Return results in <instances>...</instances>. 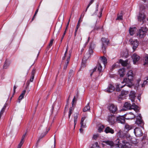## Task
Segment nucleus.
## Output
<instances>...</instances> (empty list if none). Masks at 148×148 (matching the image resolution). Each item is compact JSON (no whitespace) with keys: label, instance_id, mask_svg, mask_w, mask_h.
<instances>
[{"label":"nucleus","instance_id":"1","mask_svg":"<svg viewBox=\"0 0 148 148\" xmlns=\"http://www.w3.org/2000/svg\"><path fill=\"white\" fill-rule=\"evenodd\" d=\"M121 141L119 138L115 140L114 143V147H120L122 148H129L130 147V145L129 142L126 141L125 140H122V143L120 142Z\"/></svg>","mask_w":148,"mask_h":148},{"label":"nucleus","instance_id":"2","mask_svg":"<svg viewBox=\"0 0 148 148\" xmlns=\"http://www.w3.org/2000/svg\"><path fill=\"white\" fill-rule=\"evenodd\" d=\"M128 78H125L123 79V81L122 83H126L127 86L131 88L133 86L132 80L133 77V73L132 70H130L127 74Z\"/></svg>","mask_w":148,"mask_h":148},{"label":"nucleus","instance_id":"3","mask_svg":"<svg viewBox=\"0 0 148 148\" xmlns=\"http://www.w3.org/2000/svg\"><path fill=\"white\" fill-rule=\"evenodd\" d=\"M137 106L134 103L132 105L131 103L128 102H126L124 104L123 110H128L134 109L135 110V109L136 108L137 110L136 111L137 112L138 110L137 108Z\"/></svg>","mask_w":148,"mask_h":148},{"label":"nucleus","instance_id":"4","mask_svg":"<svg viewBox=\"0 0 148 148\" xmlns=\"http://www.w3.org/2000/svg\"><path fill=\"white\" fill-rule=\"evenodd\" d=\"M102 42V48L103 53H106V49L107 46L109 43V40L108 39L105 38H101Z\"/></svg>","mask_w":148,"mask_h":148},{"label":"nucleus","instance_id":"5","mask_svg":"<svg viewBox=\"0 0 148 148\" xmlns=\"http://www.w3.org/2000/svg\"><path fill=\"white\" fill-rule=\"evenodd\" d=\"M117 117L114 114L109 115L108 117V121L110 124L113 125L116 121Z\"/></svg>","mask_w":148,"mask_h":148},{"label":"nucleus","instance_id":"6","mask_svg":"<svg viewBox=\"0 0 148 148\" xmlns=\"http://www.w3.org/2000/svg\"><path fill=\"white\" fill-rule=\"evenodd\" d=\"M136 119L135 123L138 126L142 127L144 125V123L142 119L140 114H139L137 116Z\"/></svg>","mask_w":148,"mask_h":148},{"label":"nucleus","instance_id":"7","mask_svg":"<svg viewBox=\"0 0 148 148\" xmlns=\"http://www.w3.org/2000/svg\"><path fill=\"white\" fill-rule=\"evenodd\" d=\"M146 18V15L142 11L140 12L139 14L137 16V18L139 21L142 22L143 23L145 21Z\"/></svg>","mask_w":148,"mask_h":148},{"label":"nucleus","instance_id":"8","mask_svg":"<svg viewBox=\"0 0 148 148\" xmlns=\"http://www.w3.org/2000/svg\"><path fill=\"white\" fill-rule=\"evenodd\" d=\"M108 108L111 112L114 114L117 113V108L116 105L113 104H111L109 105Z\"/></svg>","mask_w":148,"mask_h":148},{"label":"nucleus","instance_id":"9","mask_svg":"<svg viewBox=\"0 0 148 148\" xmlns=\"http://www.w3.org/2000/svg\"><path fill=\"white\" fill-rule=\"evenodd\" d=\"M97 68V70L99 72H101L102 71V67L101 66V64L98 63L97 66H95L92 70H91V73L90 74V76H91L93 74V73L96 71Z\"/></svg>","mask_w":148,"mask_h":148},{"label":"nucleus","instance_id":"10","mask_svg":"<svg viewBox=\"0 0 148 148\" xmlns=\"http://www.w3.org/2000/svg\"><path fill=\"white\" fill-rule=\"evenodd\" d=\"M134 133L137 137H140L143 135L141 129L138 127H136L134 129Z\"/></svg>","mask_w":148,"mask_h":148},{"label":"nucleus","instance_id":"11","mask_svg":"<svg viewBox=\"0 0 148 148\" xmlns=\"http://www.w3.org/2000/svg\"><path fill=\"white\" fill-rule=\"evenodd\" d=\"M129 42L130 43L133 45V51H134L138 46V42L137 40H133L132 39H130Z\"/></svg>","mask_w":148,"mask_h":148},{"label":"nucleus","instance_id":"12","mask_svg":"<svg viewBox=\"0 0 148 148\" xmlns=\"http://www.w3.org/2000/svg\"><path fill=\"white\" fill-rule=\"evenodd\" d=\"M102 144L103 145L109 146L110 147H114V143L112 140L103 141V142Z\"/></svg>","mask_w":148,"mask_h":148},{"label":"nucleus","instance_id":"13","mask_svg":"<svg viewBox=\"0 0 148 148\" xmlns=\"http://www.w3.org/2000/svg\"><path fill=\"white\" fill-rule=\"evenodd\" d=\"M115 89V88L113 85L110 84L108 85L107 88L105 90V91L108 93H110L113 92Z\"/></svg>","mask_w":148,"mask_h":148},{"label":"nucleus","instance_id":"14","mask_svg":"<svg viewBox=\"0 0 148 148\" xmlns=\"http://www.w3.org/2000/svg\"><path fill=\"white\" fill-rule=\"evenodd\" d=\"M132 58L133 60L134 64H136L140 60V57L138 55L135 53L132 56Z\"/></svg>","mask_w":148,"mask_h":148},{"label":"nucleus","instance_id":"15","mask_svg":"<svg viewBox=\"0 0 148 148\" xmlns=\"http://www.w3.org/2000/svg\"><path fill=\"white\" fill-rule=\"evenodd\" d=\"M124 116L125 118L126 119H132L135 117V115L132 112L127 113Z\"/></svg>","mask_w":148,"mask_h":148},{"label":"nucleus","instance_id":"16","mask_svg":"<svg viewBox=\"0 0 148 148\" xmlns=\"http://www.w3.org/2000/svg\"><path fill=\"white\" fill-rule=\"evenodd\" d=\"M129 91L127 90H122L121 92V94L118 97L119 98L121 99H123V98L124 96L128 94L129 93Z\"/></svg>","mask_w":148,"mask_h":148},{"label":"nucleus","instance_id":"17","mask_svg":"<svg viewBox=\"0 0 148 148\" xmlns=\"http://www.w3.org/2000/svg\"><path fill=\"white\" fill-rule=\"evenodd\" d=\"M104 132L106 134L110 133L111 134H113L114 133V130L109 126H107L106 127Z\"/></svg>","mask_w":148,"mask_h":148},{"label":"nucleus","instance_id":"18","mask_svg":"<svg viewBox=\"0 0 148 148\" xmlns=\"http://www.w3.org/2000/svg\"><path fill=\"white\" fill-rule=\"evenodd\" d=\"M125 118L123 116H119L117 117L116 121L118 123L124 124L125 122Z\"/></svg>","mask_w":148,"mask_h":148},{"label":"nucleus","instance_id":"19","mask_svg":"<svg viewBox=\"0 0 148 148\" xmlns=\"http://www.w3.org/2000/svg\"><path fill=\"white\" fill-rule=\"evenodd\" d=\"M135 97V92L134 91H131L129 95V97L132 102L134 101Z\"/></svg>","mask_w":148,"mask_h":148},{"label":"nucleus","instance_id":"20","mask_svg":"<svg viewBox=\"0 0 148 148\" xmlns=\"http://www.w3.org/2000/svg\"><path fill=\"white\" fill-rule=\"evenodd\" d=\"M71 51H69V56H68V57L66 59V62L65 63V64L64 66V70H66V69L67 66L68 65V64L69 63V61L70 60V56H71Z\"/></svg>","mask_w":148,"mask_h":148},{"label":"nucleus","instance_id":"21","mask_svg":"<svg viewBox=\"0 0 148 148\" xmlns=\"http://www.w3.org/2000/svg\"><path fill=\"white\" fill-rule=\"evenodd\" d=\"M137 35L140 38H143L145 35V33L140 29L137 34Z\"/></svg>","mask_w":148,"mask_h":148},{"label":"nucleus","instance_id":"22","mask_svg":"<svg viewBox=\"0 0 148 148\" xmlns=\"http://www.w3.org/2000/svg\"><path fill=\"white\" fill-rule=\"evenodd\" d=\"M25 92L26 90H23L22 91V93L19 96L18 99V102L19 103H20L21 101L23 98Z\"/></svg>","mask_w":148,"mask_h":148},{"label":"nucleus","instance_id":"23","mask_svg":"<svg viewBox=\"0 0 148 148\" xmlns=\"http://www.w3.org/2000/svg\"><path fill=\"white\" fill-rule=\"evenodd\" d=\"M116 90L117 91L119 92L120 91L121 89L123 88L125 86L127 85L126 84V83L123 86H121L120 84H116Z\"/></svg>","mask_w":148,"mask_h":148},{"label":"nucleus","instance_id":"24","mask_svg":"<svg viewBox=\"0 0 148 148\" xmlns=\"http://www.w3.org/2000/svg\"><path fill=\"white\" fill-rule=\"evenodd\" d=\"M136 30L135 27H130L129 29V33L131 35H133L135 33Z\"/></svg>","mask_w":148,"mask_h":148},{"label":"nucleus","instance_id":"25","mask_svg":"<svg viewBox=\"0 0 148 148\" xmlns=\"http://www.w3.org/2000/svg\"><path fill=\"white\" fill-rule=\"evenodd\" d=\"M99 59L103 63L104 66H105L107 63V60L106 58L104 56H101L100 58Z\"/></svg>","mask_w":148,"mask_h":148},{"label":"nucleus","instance_id":"26","mask_svg":"<svg viewBox=\"0 0 148 148\" xmlns=\"http://www.w3.org/2000/svg\"><path fill=\"white\" fill-rule=\"evenodd\" d=\"M10 63L9 61L6 60L3 66V69H8Z\"/></svg>","mask_w":148,"mask_h":148},{"label":"nucleus","instance_id":"27","mask_svg":"<svg viewBox=\"0 0 148 148\" xmlns=\"http://www.w3.org/2000/svg\"><path fill=\"white\" fill-rule=\"evenodd\" d=\"M119 73L121 77H123L124 75L125 69L124 68H122L120 69L119 70Z\"/></svg>","mask_w":148,"mask_h":148},{"label":"nucleus","instance_id":"28","mask_svg":"<svg viewBox=\"0 0 148 148\" xmlns=\"http://www.w3.org/2000/svg\"><path fill=\"white\" fill-rule=\"evenodd\" d=\"M125 130H126V131H128L129 130L133 128V126H130L127 124H126L125 126Z\"/></svg>","mask_w":148,"mask_h":148},{"label":"nucleus","instance_id":"29","mask_svg":"<svg viewBox=\"0 0 148 148\" xmlns=\"http://www.w3.org/2000/svg\"><path fill=\"white\" fill-rule=\"evenodd\" d=\"M90 110V107L89 106V103H88L83 109V111L85 112L89 111Z\"/></svg>","mask_w":148,"mask_h":148},{"label":"nucleus","instance_id":"30","mask_svg":"<svg viewBox=\"0 0 148 148\" xmlns=\"http://www.w3.org/2000/svg\"><path fill=\"white\" fill-rule=\"evenodd\" d=\"M78 114L77 113H75L74 114V128L75 127V125L77 123V121L78 117Z\"/></svg>","mask_w":148,"mask_h":148},{"label":"nucleus","instance_id":"31","mask_svg":"<svg viewBox=\"0 0 148 148\" xmlns=\"http://www.w3.org/2000/svg\"><path fill=\"white\" fill-rule=\"evenodd\" d=\"M91 147L92 148H100L97 142H96L93 143Z\"/></svg>","mask_w":148,"mask_h":148},{"label":"nucleus","instance_id":"32","mask_svg":"<svg viewBox=\"0 0 148 148\" xmlns=\"http://www.w3.org/2000/svg\"><path fill=\"white\" fill-rule=\"evenodd\" d=\"M119 63L121 64L123 66H125L127 64V62L126 61H124L120 59L119 61Z\"/></svg>","mask_w":148,"mask_h":148},{"label":"nucleus","instance_id":"33","mask_svg":"<svg viewBox=\"0 0 148 148\" xmlns=\"http://www.w3.org/2000/svg\"><path fill=\"white\" fill-rule=\"evenodd\" d=\"M74 74V71L72 70H71L70 71L69 74V79H70V78L72 77Z\"/></svg>","mask_w":148,"mask_h":148},{"label":"nucleus","instance_id":"34","mask_svg":"<svg viewBox=\"0 0 148 148\" xmlns=\"http://www.w3.org/2000/svg\"><path fill=\"white\" fill-rule=\"evenodd\" d=\"M144 65L148 64V54L144 58Z\"/></svg>","mask_w":148,"mask_h":148},{"label":"nucleus","instance_id":"35","mask_svg":"<svg viewBox=\"0 0 148 148\" xmlns=\"http://www.w3.org/2000/svg\"><path fill=\"white\" fill-rule=\"evenodd\" d=\"M27 133V132H26L25 133V134H24L22 136V138H21V140L19 143L21 144H22V145L23 144L24 142V139L25 137V136H26V135Z\"/></svg>","mask_w":148,"mask_h":148},{"label":"nucleus","instance_id":"36","mask_svg":"<svg viewBox=\"0 0 148 148\" xmlns=\"http://www.w3.org/2000/svg\"><path fill=\"white\" fill-rule=\"evenodd\" d=\"M49 130V129H48V130L45 132L44 133H42L41 134L40 136L39 137V139H40L43 137L47 133L48 131Z\"/></svg>","mask_w":148,"mask_h":148},{"label":"nucleus","instance_id":"37","mask_svg":"<svg viewBox=\"0 0 148 148\" xmlns=\"http://www.w3.org/2000/svg\"><path fill=\"white\" fill-rule=\"evenodd\" d=\"M123 19V14L121 13L120 14H118L116 20H121Z\"/></svg>","mask_w":148,"mask_h":148},{"label":"nucleus","instance_id":"38","mask_svg":"<svg viewBox=\"0 0 148 148\" xmlns=\"http://www.w3.org/2000/svg\"><path fill=\"white\" fill-rule=\"evenodd\" d=\"M96 46L95 43L93 42H92L90 44V45L89 48L94 49Z\"/></svg>","mask_w":148,"mask_h":148},{"label":"nucleus","instance_id":"39","mask_svg":"<svg viewBox=\"0 0 148 148\" xmlns=\"http://www.w3.org/2000/svg\"><path fill=\"white\" fill-rule=\"evenodd\" d=\"M124 138H125V139L126 138L128 141H129L131 142L132 141L131 140V137L130 135H127L126 136L124 137Z\"/></svg>","mask_w":148,"mask_h":148},{"label":"nucleus","instance_id":"40","mask_svg":"<svg viewBox=\"0 0 148 148\" xmlns=\"http://www.w3.org/2000/svg\"><path fill=\"white\" fill-rule=\"evenodd\" d=\"M104 128V126L103 125L100 126L98 129L99 132H102Z\"/></svg>","mask_w":148,"mask_h":148},{"label":"nucleus","instance_id":"41","mask_svg":"<svg viewBox=\"0 0 148 148\" xmlns=\"http://www.w3.org/2000/svg\"><path fill=\"white\" fill-rule=\"evenodd\" d=\"M140 29L144 31L145 33L147 31V29L146 27H142Z\"/></svg>","mask_w":148,"mask_h":148},{"label":"nucleus","instance_id":"42","mask_svg":"<svg viewBox=\"0 0 148 148\" xmlns=\"http://www.w3.org/2000/svg\"><path fill=\"white\" fill-rule=\"evenodd\" d=\"M94 49L91 48H89V50H88V52L90 54V56L93 53V49Z\"/></svg>","mask_w":148,"mask_h":148},{"label":"nucleus","instance_id":"43","mask_svg":"<svg viewBox=\"0 0 148 148\" xmlns=\"http://www.w3.org/2000/svg\"><path fill=\"white\" fill-rule=\"evenodd\" d=\"M147 83L148 84V81H147L146 80L144 81L143 82V83L141 84L142 87H144L145 86V85L147 84Z\"/></svg>","mask_w":148,"mask_h":148},{"label":"nucleus","instance_id":"44","mask_svg":"<svg viewBox=\"0 0 148 148\" xmlns=\"http://www.w3.org/2000/svg\"><path fill=\"white\" fill-rule=\"evenodd\" d=\"M99 135L98 134H94L93 136V138L95 140H96L99 137Z\"/></svg>","mask_w":148,"mask_h":148},{"label":"nucleus","instance_id":"45","mask_svg":"<svg viewBox=\"0 0 148 148\" xmlns=\"http://www.w3.org/2000/svg\"><path fill=\"white\" fill-rule=\"evenodd\" d=\"M68 46H67L66 48V51H65V52L64 54V56L63 57V58H62V59L63 60H64V59L65 57L66 56V53L68 51Z\"/></svg>","mask_w":148,"mask_h":148},{"label":"nucleus","instance_id":"46","mask_svg":"<svg viewBox=\"0 0 148 148\" xmlns=\"http://www.w3.org/2000/svg\"><path fill=\"white\" fill-rule=\"evenodd\" d=\"M76 101V100L75 99V97H74L72 102V104L73 107L75 101Z\"/></svg>","mask_w":148,"mask_h":148},{"label":"nucleus","instance_id":"47","mask_svg":"<svg viewBox=\"0 0 148 148\" xmlns=\"http://www.w3.org/2000/svg\"><path fill=\"white\" fill-rule=\"evenodd\" d=\"M76 101V100L75 99V97H74L72 102V104L73 107L75 101Z\"/></svg>","mask_w":148,"mask_h":148},{"label":"nucleus","instance_id":"48","mask_svg":"<svg viewBox=\"0 0 148 148\" xmlns=\"http://www.w3.org/2000/svg\"><path fill=\"white\" fill-rule=\"evenodd\" d=\"M141 79L140 78H139L137 80V83L136 84V86H139V82L141 81Z\"/></svg>","mask_w":148,"mask_h":148},{"label":"nucleus","instance_id":"49","mask_svg":"<svg viewBox=\"0 0 148 148\" xmlns=\"http://www.w3.org/2000/svg\"><path fill=\"white\" fill-rule=\"evenodd\" d=\"M86 116L82 117L81 119L80 123H84V121L86 119Z\"/></svg>","mask_w":148,"mask_h":148},{"label":"nucleus","instance_id":"50","mask_svg":"<svg viewBox=\"0 0 148 148\" xmlns=\"http://www.w3.org/2000/svg\"><path fill=\"white\" fill-rule=\"evenodd\" d=\"M81 125V127L82 128H86V125L85 124H84V123H80Z\"/></svg>","mask_w":148,"mask_h":148},{"label":"nucleus","instance_id":"51","mask_svg":"<svg viewBox=\"0 0 148 148\" xmlns=\"http://www.w3.org/2000/svg\"><path fill=\"white\" fill-rule=\"evenodd\" d=\"M53 39H52L50 40L49 45V47H50L52 45V44L53 43Z\"/></svg>","mask_w":148,"mask_h":148},{"label":"nucleus","instance_id":"52","mask_svg":"<svg viewBox=\"0 0 148 148\" xmlns=\"http://www.w3.org/2000/svg\"><path fill=\"white\" fill-rule=\"evenodd\" d=\"M54 144L53 146L51 147V148H55V144H56V139H55V135L54 136Z\"/></svg>","mask_w":148,"mask_h":148},{"label":"nucleus","instance_id":"53","mask_svg":"<svg viewBox=\"0 0 148 148\" xmlns=\"http://www.w3.org/2000/svg\"><path fill=\"white\" fill-rule=\"evenodd\" d=\"M94 0H91L88 5V7H89L90 5L93 3Z\"/></svg>","mask_w":148,"mask_h":148},{"label":"nucleus","instance_id":"54","mask_svg":"<svg viewBox=\"0 0 148 148\" xmlns=\"http://www.w3.org/2000/svg\"><path fill=\"white\" fill-rule=\"evenodd\" d=\"M34 78V75H32L30 79V81L31 82H32Z\"/></svg>","mask_w":148,"mask_h":148},{"label":"nucleus","instance_id":"55","mask_svg":"<svg viewBox=\"0 0 148 148\" xmlns=\"http://www.w3.org/2000/svg\"><path fill=\"white\" fill-rule=\"evenodd\" d=\"M90 37H89L88 38L87 42L85 43V45H87L89 42L90 40Z\"/></svg>","mask_w":148,"mask_h":148},{"label":"nucleus","instance_id":"56","mask_svg":"<svg viewBox=\"0 0 148 148\" xmlns=\"http://www.w3.org/2000/svg\"><path fill=\"white\" fill-rule=\"evenodd\" d=\"M90 37H89L88 38L87 42L85 43V45H87L89 42L90 40Z\"/></svg>","mask_w":148,"mask_h":148},{"label":"nucleus","instance_id":"57","mask_svg":"<svg viewBox=\"0 0 148 148\" xmlns=\"http://www.w3.org/2000/svg\"><path fill=\"white\" fill-rule=\"evenodd\" d=\"M116 66V65L115 64H113V65H112L111 67V68H110V70H111V71H112L114 69V68Z\"/></svg>","mask_w":148,"mask_h":148},{"label":"nucleus","instance_id":"58","mask_svg":"<svg viewBox=\"0 0 148 148\" xmlns=\"http://www.w3.org/2000/svg\"><path fill=\"white\" fill-rule=\"evenodd\" d=\"M72 113V111L69 110V119L70 118L71 115Z\"/></svg>","mask_w":148,"mask_h":148},{"label":"nucleus","instance_id":"59","mask_svg":"<svg viewBox=\"0 0 148 148\" xmlns=\"http://www.w3.org/2000/svg\"><path fill=\"white\" fill-rule=\"evenodd\" d=\"M35 72V69H33L32 72V75H34V73Z\"/></svg>","mask_w":148,"mask_h":148},{"label":"nucleus","instance_id":"60","mask_svg":"<svg viewBox=\"0 0 148 148\" xmlns=\"http://www.w3.org/2000/svg\"><path fill=\"white\" fill-rule=\"evenodd\" d=\"M98 5H97V9H96V11L94 13L95 15H96L97 14V12L98 11Z\"/></svg>","mask_w":148,"mask_h":148},{"label":"nucleus","instance_id":"61","mask_svg":"<svg viewBox=\"0 0 148 148\" xmlns=\"http://www.w3.org/2000/svg\"><path fill=\"white\" fill-rule=\"evenodd\" d=\"M66 29L65 31L64 32V33H63V34L62 36V40L64 36V35H65V34H66Z\"/></svg>","mask_w":148,"mask_h":148},{"label":"nucleus","instance_id":"62","mask_svg":"<svg viewBox=\"0 0 148 148\" xmlns=\"http://www.w3.org/2000/svg\"><path fill=\"white\" fill-rule=\"evenodd\" d=\"M16 88V86H14L13 88V91H14V93H15V89Z\"/></svg>","mask_w":148,"mask_h":148},{"label":"nucleus","instance_id":"63","mask_svg":"<svg viewBox=\"0 0 148 148\" xmlns=\"http://www.w3.org/2000/svg\"><path fill=\"white\" fill-rule=\"evenodd\" d=\"M102 10H101L99 12L100 13V16H99V18H100L102 14Z\"/></svg>","mask_w":148,"mask_h":148},{"label":"nucleus","instance_id":"64","mask_svg":"<svg viewBox=\"0 0 148 148\" xmlns=\"http://www.w3.org/2000/svg\"><path fill=\"white\" fill-rule=\"evenodd\" d=\"M22 145L21 144L19 143L18 145L17 148H21Z\"/></svg>","mask_w":148,"mask_h":148}]
</instances>
